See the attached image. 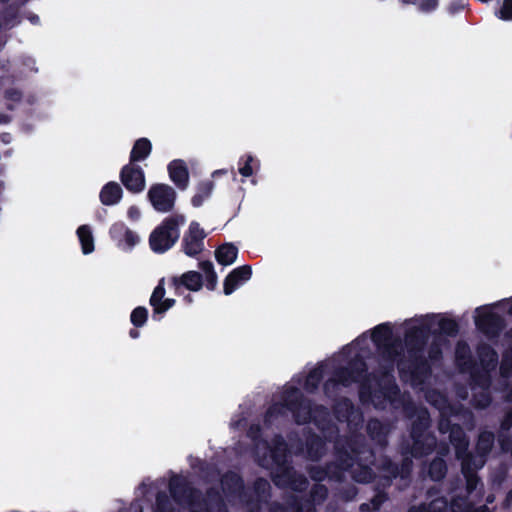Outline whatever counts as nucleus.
<instances>
[{"instance_id": "nucleus-1", "label": "nucleus", "mask_w": 512, "mask_h": 512, "mask_svg": "<svg viewBox=\"0 0 512 512\" xmlns=\"http://www.w3.org/2000/svg\"><path fill=\"white\" fill-rule=\"evenodd\" d=\"M287 412L292 414L297 425L313 423L322 433H332L336 428L328 408L322 404H314L304 396L299 388L288 387L282 394L281 401L271 404L264 414V425L270 427L278 417H284Z\"/></svg>"}, {"instance_id": "nucleus-2", "label": "nucleus", "mask_w": 512, "mask_h": 512, "mask_svg": "<svg viewBox=\"0 0 512 512\" xmlns=\"http://www.w3.org/2000/svg\"><path fill=\"white\" fill-rule=\"evenodd\" d=\"M168 488L173 500L179 505H187L189 512H228L225 500L216 487L207 488L203 494L186 477L174 474Z\"/></svg>"}, {"instance_id": "nucleus-3", "label": "nucleus", "mask_w": 512, "mask_h": 512, "mask_svg": "<svg viewBox=\"0 0 512 512\" xmlns=\"http://www.w3.org/2000/svg\"><path fill=\"white\" fill-rule=\"evenodd\" d=\"M371 340L382 361L383 374H390L394 371L396 360L402 355L401 340L394 338L393 329L389 322L376 325L372 329Z\"/></svg>"}, {"instance_id": "nucleus-4", "label": "nucleus", "mask_w": 512, "mask_h": 512, "mask_svg": "<svg viewBox=\"0 0 512 512\" xmlns=\"http://www.w3.org/2000/svg\"><path fill=\"white\" fill-rule=\"evenodd\" d=\"M184 222L185 218L183 215L166 217L149 236L151 250L162 254L171 249L180 237L179 227Z\"/></svg>"}, {"instance_id": "nucleus-5", "label": "nucleus", "mask_w": 512, "mask_h": 512, "mask_svg": "<svg viewBox=\"0 0 512 512\" xmlns=\"http://www.w3.org/2000/svg\"><path fill=\"white\" fill-rule=\"evenodd\" d=\"M365 376H373V374L368 373L365 359L360 354H356L348 361L347 365L335 369L333 377L323 385L324 393L329 395L330 390L338 384L349 387L352 383H358Z\"/></svg>"}, {"instance_id": "nucleus-6", "label": "nucleus", "mask_w": 512, "mask_h": 512, "mask_svg": "<svg viewBox=\"0 0 512 512\" xmlns=\"http://www.w3.org/2000/svg\"><path fill=\"white\" fill-rule=\"evenodd\" d=\"M221 489L230 500H239L241 503H252L253 494L245 485L243 477L233 470H228L220 478Z\"/></svg>"}, {"instance_id": "nucleus-7", "label": "nucleus", "mask_w": 512, "mask_h": 512, "mask_svg": "<svg viewBox=\"0 0 512 512\" xmlns=\"http://www.w3.org/2000/svg\"><path fill=\"white\" fill-rule=\"evenodd\" d=\"M476 328L489 340L497 339L506 326L504 318L492 311V306L485 305L476 309Z\"/></svg>"}, {"instance_id": "nucleus-8", "label": "nucleus", "mask_w": 512, "mask_h": 512, "mask_svg": "<svg viewBox=\"0 0 512 512\" xmlns=\"http://www.w3.org/2000/svg\"><path fill=\"white\" fill-rule=\"evenodd\" d=\"M272 481L278 488L304 491L308 486L306 477L296 472L291 463L275 467L271 475Z\"/></svg>"}, {"instance_id": "nucleus-9", "label": "nucleus", "mask_w": 512, "mask_h": 512, "mask_svg": "<svg viewBox=\"0 0 512 512\" xmlns=\"http://www.w3.org/2000/svg\"><path fill=\"white\" fill-rule=\"evenodd\" d=\"M147 198L154 210L167 213L173 210L177 194L170 185L155 183L149 188Z\"/></svg>"}, {"instance_id": "nucleus-10", "label": "nucleus", "mask_w": 512, "mask_h": 512, "mask_svg": "<svg viewBox=\"0 0 512 512\" xmlns=\"http://www.w3.org/2000/svg\"><path fill=\"white\" fill-rule=\"evenodd\" d=\"M206 232L200 227L197 221L189 224L188 230L184 233L181 248L189 257H196L204 250V239Z\"/></svg>"}, {"instance_id": "nucleus-11", "label": "nucleus", "mask_w": 512, "mask_h": 512, "mask_svg": "<svg viewBox=\"0 0 512 512\" xmlns=\"http://www.w3.org/2000/svg\"><path fill=\"white\" fill-rule=\"evenodd\" d=\"M307 473L314 482H330L341 483L345 480V468L334 461L326 462L324 465H310L307 467Z\"/></svg>"}, {"instance_id": "nucleus-12", "label": "nucleus", "mask_w": 512, "mask_h": 512, "mask_svg": "<svg viewBox=\"0 0 512 512\" xmlns=\"http://www.w3.org/2000/svg\"><path fill=\"white\" fill-rule=\"evenodd\" d=\"M119 178L123 186L132 194H139L145 189V173L136 164L128 163L124 165L120 170Z\"/></svg>"}, {"instance_id": "nucleus-13", "label": "nucleus", "mask_w": 512, "mask_h": 512, "mask_svg": "<svg viewBox=\"0 0 512 512\" xmlns=\"http://www.w3.org/2000/svg\"><path fill=\"white\" fill-rule=\"evenodd\" d=\"M380 368V376L373 374V379L379 386V388L376 389V407L379 404H384L387 401L392 402L400 395V388L397 385L392 372L388 375H384L382 364L380 365Z\"/></svg>"}, {"instance_id": "nucleus-14", "label": "nucleus", "mask_w": 512, "mask_h": 512, "mask_svg": "<svg viewBox=\"0 0 512 512\" xmlns=\"http://www.w3.org/2000/svg\"><path fill=\"white\" fill-rule=\"evenodd\" d=\"M169 285L178 296L182 295L185 289L197 292L204 285L203 274L194 270L187 271L180 276H172Z\"/></svg>"}, {"instance_id": "nucleus-15", "label": "nucleus", "mask_w": 512, "mask_h": 512, "mask_svg": "<svg viewBox=\"0 0 512 512\" xmlns=\"http://www.w3.org/2000/svg\"><path fill=\"white\" fill-rule=\"evenodd\" d=\"M432 323H421L405 331L406 350H425L431 335Z\"/></svg>"}, {"instance_id": "nucleus-16", "label": "nucleus", "mask_w": 512, "mask_h": 512, "mask_svg": "<svg viewBox=\"0 0 512 512\" xmlns=\"http://www.w3.org/2000/svg\"><path fill=\"white\" fill-rule=\"evenodd\" d=\"M111 239L123 250H132L140 241L138 234L123 222L112 224L109 229Z\"/></svg>"}, {"instance_id": "nucleus-17", "label": "nucleus", "mask_w": 512, "mask_h": 512, "mask_svg": "<svg viewBox=\"0 0 512 512\" xmlns=\"http://www.w3.org/2000/svg\"><path fill=\"white\" fill-rule=\"evenodd\" d=\"M306 457L311 461H319L326 452V440L311 428L304 429Z\"/></svg>"}, {"instance_id": "nucleus-18", "label": "nucleus", "mask_w": 512, "mask_h": 512, "mask_svg": "<svg viewBox=\"0 0 512 512\" xmlns=\"http://www.w3.org/2000/svg\"><path fill=\"white\" fill-rule=\"evenodd\" d=\"M251 276L252 267L248 264L234 268L224 279L223 293L231 295L237 288L247 282Z\"/></svg>"}, {"instance_id": "nucleus-19", "label": "nucleus", "mask_w": 512, "mask_h": 512, "mask_svg": "<svg viewBox=\"0 0 512 512\" xmlns=\"http://www.w3.org/2000/svg\"><path fill=\"white\" fill-rule=\"evenodd\" d=\"M250 490L253 494V502L244 503V505L248 507L249 512H261V504L266 502L271 495L270 483L265 478L258 477Z\"/></svg>"}, {"instance_id": "nucleus-20", "label": "nucleus", "mask_w": 512, "mask_h": 512, "mask_svg": "<svg viewBox=\"0 0 512 512\" xmlns=\"http://www.w3.org/2000/svg\"><path fill=\"white\" fill-rule=\"evenodd\" d=\"M170 180L180 190H185L189 185V171L186 163L181 159L172 160L167 166Z\"/></svg>"}, {"instance_id": "nucleus-21", "label": "nucleus", "mask_w": 512, "mask_h": 512, "mask_svg": "<svg viewBox=\"0 0 512 512\" xmlns=\"http://www.w3.org/2000/svg\"><path fill=\"white\" fill-rule=\"evenodd\" d=\"M377 468L384 473L391 474L392 477L408 479L410 478L412 472V461L409 459H403L401 465H398L389 457H383Z\"/></svg>"}, {"instance_id": "nucleus-22", "label": "nucleus", "mask_w": 512, "mask_h": 512, "mask_svg": "<svg viewBox=\"0 0 512 512\" xmlns=\"http://www.w3.org/2000/svg\"><path fill=\"white\" fill-rule=\"evenodd\" d=\"M455 363L461 372L472 371L476 367V362L467 342H457L455 347Z\"/></svg>"}, {"instance_id": "nucleus-23", "label": "nucleus", "mask_w": 512, "mask_h": 512, "mask_svg": "<svg viewBox=\"0 0 512 512\" xmlns=\"http://www.w3.org/2000/svg\"><path fill=\"white\" fill-rule=\"evenodd\" d=\"M476 354L484 370L490 371L496 368L499 356L491 345L485 342L478 343L476 346Z\"/></svg>"}, {"instance_id": "nucleus-24", "label": "nucleus", "mask_w": 512, "mask_h": 512, "mask_svg": "<svg viewBox=\"0 0 512 512\" xmlns=\"http://www.w3.org/2000/svg\"><path fill=\"white\" fill-rule=\"evenodd\" d=\"M412 446L410 453L414 458H422L431 454L436 446V437L433 433L423 435L420 438H411Z\"/></svg>"}, {"instance_id": "nucleus-25", "label": "nucleus", "mask_w": 512, "mask_h": 512, "mask_svg": "<svg viewBox=\"0 0 512 512\" xmlns=\"http://www.w3.org/2000/svg\"><path fill=\"white\" fill-rule=\"evenodd\" d=\"M424 352L425 350H407V361H405L403 354L398 357L395 364H397L401 377H404L411 369L427 359Z\"/></svg>"}, {"instance_id": "nucleus-26", "label": "nucleus", "mask_w": 512, "mask_h": 512, "mask_svg": "<svg viewBox=\"0 0 512 512\" xmlns=\"http://www.w3.org/2000/svg\"><path fill=\"white\" fill-rule=\"evenodd\" d=\"M312 505L306 504V506L302 505V503L298 500L297 495L288 496L284 503L273 502L270 505L269 512H311Z\"/></svg>"}, {"instance_id": "nucleus-27", "label": "nucleus", "mask_w": 512, "mask_h": 512, "mask_svg": "<svg viewBox=\"0 0 512 512\" xmlns=\"http://www.w3.org/2000/svg\"><path fill=\"white\" fill-rule=\"evenodd\" d=\"M366 431L371 440L380 446L388 444V429L379 419L372 418L367 422Z\"/></svg>"}, {"instance_id": "nucleus-28", "label": "nucleus", "mask_w": 512, "mask_h": 512, "mask_svg": "<svg viewBox=\"0 0 512 512\" xmlns=\"http://www.w3.org/2000/svg\"><path fill=\"white\" fill-rule=\"evenodd\" d=\"M122 196L123 190L120 184L114 181L106 183L99 194L101 203L106 206H112L119 203Z\"/></svg>"}, {"instance_id": "nucleus-29", "label": "nucleus", "mask_w": 512, "mask_h": 512, "mask_svg": "<svg viewBox=\"0 0 512 512\" xmlns=\"http://www.w3.org/2000/svg\"><path fill=\"white\" fill-rule=\"evenodd\" d=\"M449 441L454 447L456 457H461L467 452L469 439L461 425L455 424L454 429L449 433Z\"/></svg>"}, {"instance_id": "nucleus-30", "label": "nucleus", "mask_w": 512, "mask_h": 512, "mask_svg": "<svg viewBox=\"0 0 512 512\" xmlns=\"http://www.w3.org/2000/svg\"><path fill=\"white\" fill-rule=\"evenodd\" d=\"M270 458L275 467L289 464V451L286 442L279 437L269 448Z\"/></svg>"}, {"instance_id": "nucleus-31", "label": "nucleus", "mask_w": 512, "mask_h": 512, "mask_svg": "<svg viewBox=\"0 0 512 512\" xmlns=\"http://www.w3.org/2000/svg\"><path fill=\"white\" fill-rule=\"evenodd\" d=\"M238 256V248L233 243H224L215 250V259L222 266L232 265Z\"/></svg>"}, {"instance_id": "nucleus-32", "label": "nucleus", "mask_w": 512, "mask_h": 512, "mask_svg": "<svg viewBox=\"0 0 512 512\" xmlns=\"http://www.w3.org/2000/svg\"><path fill=\"white\" fill-rule=\"evenodd\" d=\"M152 151V144L148 138H139L134 142L130 152L129 160L131 164L145 160Z\"/></svg>"}, {"instance_id": "nucleus-33", "label": "nucleus", "mask_w": 512, "mask_h": 512, "mask_svg": "<svg viewBox=\"0 0 512 512\" xmlns=\"http://www.w3.org/2000/svg\"><path fill=\"white\" fill-rule=\"evenodd\" d=\"M431 424L430 415L427 410L422 411L412 422L410 436L411 438H420L423 435L431 434L429 427Z\"/></svg>"}, {"instance_id": "nucleus-34", "label": "nucleus", "mask_w": 512, "mask_h": 512, "mask_svg": "<svg viewBox=\"0 0 512 512\" xmlns=\"http://www.w3.org/2000/svg\"><path fill=\"white\" fill-rule=\"evenodd\" d=\"M325 374V365L323 363H319L316 367L311 369L305 379L304 389L308 393H314L320 383L322 382Z\"/></svg>"}, {"instance_id": "nucleus-35", "label": "nucleus", "mask_w": 512, "mask_h": 512, "mask_svg": "<svg viewBox=\"0 0 512 512\" xmlns=\"http://www.w3.org/2000/svg\"><path fill=\"white\" fill-rule=\"evenodd\" d=\"M448 509V501L445 497H436L428 504L421 503L419 505L411 506L408 512H446Z\"/></svg>"}, {"instance_id": "nucleus-36", "label": "nucleus", "mask_w": 512, "mask_h": 512, "mask_svg": "<svg viewBox=\"0 0 512 512\" xmlns=\"http://www.w3.org/2000/svg\"><path fill=\"white\" fill-rule=\"evenodd\" d=\"M512 428V407H506L503 409V415L499 421V428L497 430V440L500 447L503 446V442L508 441V435Z\"/></svg>"}, {"instance_id": "nucleus-37", "label": "nucleus", "mask_w": 512, "mask_h": 512, "mask_svg": "<svg viewBox=\"0 0 512 512\" xmlns=\"http://www.w3.org/2000/svg\"><path fill=\"white\" fill-rule=\"evenodd\" d=\"M495 441V435L491 431H482L478 435V439L476 442L475 450L481 458L485 460V458L492 451L493 445Z\"/></svg>"}, {"instance_id": "nucleus-38", "label": "nucleus", "mask_w": 512, "mask_h": 512, "mask_svg": "<svg viewBox=\"0 0 512 512\" xmlns=\"http://www.w3.org/2000/svg\"><path fill=\"white\" fill-rule=\"evenodd\" d=\"M413 384H423L432 374V367L426 359L407 373Z\"/></svg>"}, {"instance_id": "nucleus-39", "label": "nucleus", "mask_w": 512, "mask_h": 512, "mask_svg": "<svg viewBox=\"0 0 512 512\" xmlns=\"http://www.w3.org/2000/svg\"><path fill=\"white\" fill-rule=\"evenodd\" d=\"M373 376H365L359 383L358 396L362 404L376 403V390L371 384Z\"/></svg>"}, {"instance_id": "nucleus-40", "label": "nucleus", "mask_w": 512, "mask_h": 512, "mask_svg": "<svg viewBox=\"0 0 512 512\" xmlns=\"http://www.w3.org/2000/svg\"><path fill=\"white\" fill-rule=\"evenodd\" d=\"M76 234L81 244L83 254L87 255L94 251V238L89 225H81L77 228Z\"/></svg>"}, {"instance_id": "nucleus-41", "label": "nucleus", "mask_w": 512, "mask_h": 512, "mask_svg": "<svg viewBox=\"0 0 512 512\" xmlns=\"http://www.w3.org/2000/svg\"><path fill=\"white\" fill-rule=\"evenodd\" d=\"M214 189V182L212 180L201 181L197 185V191L191 198V204L194 207H200L206 199H208Z\"/></svg>"}, {"instance_id": "nucleus-42", "label": "nucleus", "mask_w": 512, "mask_h": 512, "mask_svg": "<svg viewBox=\"0 0 512 512\" xmlns=\"http://www.w3.org/2000/svg\"><path fill=\"white\" fill-rule=\"evenodd\" d=\"M437 325L438 331H433V334L439 333L448 337H456L460 330L457 320L444 316L439 318Z\"/></svg>"}, {"instance_id": "nucleus-43", "label": "nucleus", "mask_w": 512, "mask_h": 512, "mask_svg": "<svg viewBox=\"0 0 512 512\" xmlns=\"http://www.w3.org/2000/svg\"><path fill=\"white\" fill-rule=\"evenodd\" d=\"M260 167V162L251 154H245L238 161V171L243 177H250L254 170Z\"/></svg>"}, {"instance_id": "nucleus-44", "label": "nucleus", "mask_w": 512, "mask_h": 512, "mask_svg": "<svg viewBox=\"0 0 512 512\" xmlns=\"http://www.w3.org/2000/svg\"><path fill=\"white\" fill-rule=\"evenodd\" d=\"M447 474V464L441 457H435L429 464L428 476L433 481H441Z\"/></svg>"}, {"instance_id": "nucleus-45", "label": "nucleus", "mask_w": 512, "mask_h": 512, "mask_svg": "<svg viewBox=\"0 0 512 512\" xmlns=\"http://www.w3.org/2000/svg\"><path fill=\"white\" fill-rule=\"evenodd\" d=\"M353 479L358 483L368 484L376 481L377 474L370 466L359 464L353 472Z\"/></svg>"}, {"instance_id": "nucleus-46", "label": "nucleus", "mask_w": 512, "mask_h": 512, "mask_svg": "<svg viewBox=\"0 0 512 512\" xmlns=\"http://www.w3.org/2000/svg\"><path fill=\"white\" fill-rule=\"evenodd\" d=\"M335 463L345 468V471H349L354 466V456L344 447H337L335 449Z\"/></svg>"}, {"instance_id": "nucleus-47", "label": "nucleus", "mask_w": 512, "mask_h": 512, "mask_svg": "<svg viewBox=\"0 0 512 512\" xmlns=\"http://www.w3.org/2000/svg\"><path fill=\"white\" fill-rule=\"evenodd\" d=\"M457 459L461 460V471L462 472H476V470L483 465L485 460L482 458L481 463L478 465L476 464L475 457L469 450L467 449V452L463 454L461 457H456Z\"/></svg>"}, {"instance_id": "nucleus-48", "label": "nucleus", "mask_w": 512, "mask_h": 512, "mask_svg": "<svg viewBox=\"0 0 512 512\" xmlns=\"http://www.w3.org/2000/svg\"><path fill=\"white\" fill-rule=\"evenodd\" d=\"M148 320V310L144 306H137L130 314V321L136 328L143 327Z\"/></svg>"}, {"instance_id": "nucleus-49", "label": "nucleus", "mask_w": 512, "mask_h": 512, "mask_svg": "<svg viewBox=\"0 0 512 512\" xmlns=\"http://www.w3.org/2000/svg\"><path fill=\"white\" fill-rule=\"evenodd\" d=\"M175 303L176 300L173 298H164L152 309V318L159 321L163 315L175 305Z\"/></svg>"}, {"instance_id": "nucleus-50", "label": "nucleus", "mask_w": 512, "mask_h": 512, "mask_svg": "<svg viewBox=\"0 0 512 512\" xmlns=\"http://www.w3.org/2000/svg\"><path fill=\"white\" fill-rule=\"evenodd\" d=\"M154 512H175L167 494L165 492H158L155 500Z\"/></svg>"}, {"instance_id": "nucleus-51", "label": "nucleus", "mask_w": 512, "mask_h": 512, "mask_svg": "<svg viewBox=\"0 0 512 512\" xmlns=\"http://www.w3.org/2000/svg\"><path fill=\"white\" fill-rule=\"evenodd\" d=\"M500 373L502 376L512 375V347L505 349L502 353Z\"/></svg>"}, {"instance_id": "nucleus-52", "label": "nucleus", "mask_w": 512, "mask_h": 512, "mask_svg": "<svg viewBox=\"0 0 512 512\" xmlns=\"http://www.w3.org/2000/svg\"><path fill=\"white\" fill-rule=\"evenodd\" d=\"M165 287H164V278L160 279L157 286L154 288L151 296H150V299H149V304L150 306L152 307V309L158 305L161 300L164 299L165 297Z\"/></svg>"}, {"instance_id": "nucleus-53", "label": "nucleus", "mask_w": 512, "mask_h": 512, "mask_svg": "<svg viewBox=\"0 0 512 512\" xmlns=\"http://www.w3.org/2000/svg\"><path fill=\"white\" fill-rule=\"evenodd\" d=\"M455 424L456 423H452L448 415H446L444 412H441L438 421V430L441 434H448L450 431L454 429Z\"/></svg>"}, {"instance_id": "nucleus-54", "label": "nucleus", "mask_w": 512, "mask_h": 512, "mask_svg": "<svg viewBox=\"0 0 512 512\" xmlns=\"http://www.w3.org/2000/svg\"><path fill=\"white\" fill-rule=\"evenodd\" d=\"M466 479V489L468 493H472L480 481L476 472H462Z\"/></svg>"}, {"instance_id": "nucleus-55", "label": "nucleus", "mask_w": 512, "mask_h": 512, "mask_svg": "<svg viewBox=\"0 0 512 512\" xmlns=\"http://www.w3.org/2000/svg\"><path fill=\"white\" fill-rule=\"evenodd\" d=\"M388 500V494L384 490L376 488V494L371 499L374 510H379L384 502Z\"/></svg>"}, {"instance_id": "nucleus-56", "label": "nucleus", "mask_w": 512, "mask_h": 512, "mask_svg": "<svg viewBox=\"0 0 512 512\" xmlns=\"http://www.w3.org/2000/svg\"><path fill=\"white\" fill-rule=\"evenodd\" d=\"M442 356L443 353L441 346L436 342L431 343L428 348V359L433 362H436L440 361L442 359Z\"/></svg>"}, {"instance_id": "nucleus-57", "label": "nucleus", "mask_w": 512, "mask_h": 512, "mask_svg": "<svg viewBox=\"0 0 512 512\" xmlns=\"http://www.w3.org/2000/svg\"><path fill=\"white\" fill-rule=\"evenodd\" d=\"M499 18L505 21L512 20V0H504L499 11Z\"/></svg>"}, {"instance_id": "nucleus-58", "label": "nucleus", "mask_w": 512, "mask_h": 512, "mask_svg": "<svg viewBox=\"0 0 512 512\" xmlns=\"http://www.w3.org/2000/svg\"><path fill=\"white\" fill-rule=\"evenodd\" d=\"M377 487L380 490H384L392 485V482L396 477H392L389 473H384V475L377 477Z\"/></svg>"}, {"instance_id": "nucleus-59", "label": "nucleus", "mask_w": 512, "mask_h": 512, "mask_svg": "<svg viewBox=\"0 0 512 512\" xmlns=\"http://www.w3.org/2000/svg\"><path fill=\"white\" fill-rule=\"evenodd\" d=\"M262 435V429L259 424H251L247 430V436L252 439L253 441H256L260 439Z\"/></svg>"}, {"instance_id": "nucleus-60", "label": "nucleus", "mask_w": 512, "mask_h": 512, "mask_svg": "<svg viewBox=\"0 0 512 512\" xmlns=\"http://www.w3.org/2000/svg\"><path fill=\"white\" fill-rule=\"evenodd\" d=\"M205 286L206 288L209 290V291H214L216 289V286H217V282H218V276L216 274V272H211V273H208L207 275H205Z\"/></svg>"}, {"instance_id": "nucleus-61", "label": "nucleus", "mask_w": 512, "mask_h": 512, "mask_svg": "<svg viewBox=\"0 0 512 512\" xmlns=\"http://www.w3.org/2000/svg\"><path fill=\"white\" fill-rule=\"evenodd\" d=\"M466 4L463 0H453L448 6V12L451 15L457 14L464 10Z\"/></svg>"}, {"instance_id": "nucleus-62", "label": "nucleus", "mask_w": 512, "mask_h": 512, "mask_svg": "<svg viewBox=\"0 0 512 512\" xmlns=\"http://www.w3.org/2000/svg\"><path fill=\"white\" fill-rule=\"evenodd\" d=\"M5 98L12 102H20L22 99V92L15 88H10L5 91Z\"/></svg>"}, {"instance_id": "nucleus-63", "label": "nucleus", "mask_w": 512, "mask_h": 512, "mask_svg": "<svg viewBox=\"0 0 512 512\" xmlns=\"http://www.w3.org/2000/svg\"><path fill=\"white\" fill-rule=\"evenodd\" d=\"M438 0H421L420 8L422 11L431 12L436 9Z\"/></svg>"}, {"instance_id": "nucleus-64", "label": "nucleus", "mask_w": 512, "mask_h": 512, "mask_svg": "<svg viewBox=\"0 0 512 512\" xmlns=\"http://www.w3.org/2000/svg\"><path fill=\"white\" fill-rule=\"evenodd\" d=\"M200 270L203 272L204 276L208 273L214 272V265L210 260L200 261L198 264Z\"/></svg>"}]
</instances>
